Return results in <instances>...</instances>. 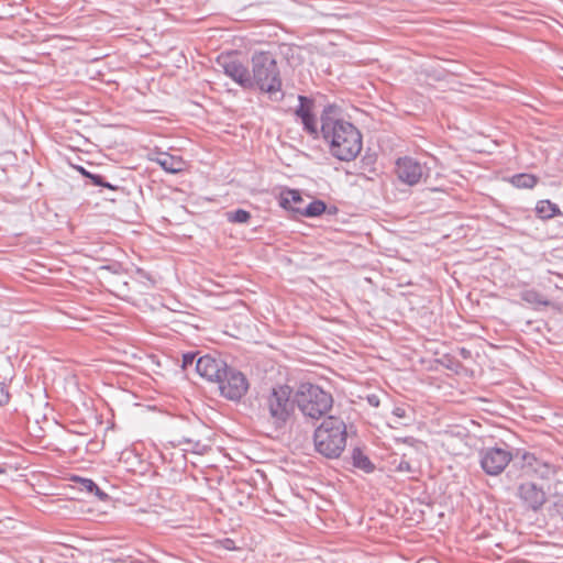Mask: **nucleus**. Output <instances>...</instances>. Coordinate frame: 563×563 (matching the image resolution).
<instances>
[{
  "label": "nucleus",
  "mask_w": 563,
  "mask_h": 563,
  "mask_svg": "<svg viewBox=\"0 0 563 563\" xmlns=\"http://www.w3.org/2000/svg\"><path fill=\"white\" fill-rule=\"evenodd\" d=\"M332 107L324 109L321 115V133L330 144L331 154L340 161L354 159L362 150V134L350 122L334 120L328 115Z\"/></svg>",
  "instance_id": "nucleus-1"
},
{
  "label": "nucleus",
  "mask_w": 563,
  "mask_h": 563,
  "mask_svg": "<svg viewBox=\"0 0 563 563\" xmlns=\"http://www.w3.org/2000/svg\"><path fill=\"white\" fill-rule=\"evenodd\" d=\"M295 402L305 417L318 420L331 410L333 397L318 385L306 383L296 391Z\"/></svg>",
  "instance_id": "nucleus-4"
},
{
  "label": "nucleus",
  "mask_w": 563,
  "mask_h": 563,
  "mask_svg": "<svg viewBox=\"0 0 563 563\" xmlns=\"http://www.w3.org/2000/svg\"><path fill=\"white\" fill-rule=\"evenodd\" d=\"M395 173L401 183L409 186H415L428 177L427 167L409 156L396 161Z\"/></svg>",
  "instance_id": "nucleus-8"
},
{
  "label": "nucleus",
  "mask_w": 563,
  "mask_h": 563,
  "mask_svg": "<svg viewBox=\"0 0 563 563\" xmlns=\"http://www.w3.org/2000/svg\"><path fill=\"white\" fill-rule=\"evenodd\" d=\"M291 388L287 385H279L274 387L266 397L265 408L268 410L272 423L276 428H282L294 409V404L290 400Z\"/></svg>",
  "instance_id": "nucleus-5"
},
{
  "label": "nucleus",
  "mask_w": 563,
  "mask_h": 563,
  "mask_svg": "<svg viewBox=\"0 0 563 563\" xmlns=\"http://www.w3.org/2000/svg\"><path fill=\"white\" fill-rule=\"evenodd\" d=\"M227 366L228 365L225 362H223L222 360L212 357L210 355L200 356L196 361L197 373L201 377H203L210 382H216V383L220 379V377L223 374V372L225 371Z\"/></svg>",
  "instance_id": "nucleus-11"
},
{
  "label": "nucleus",
  "mask_w": 563,
  "mask_h": 563,
  "mask_svg": "<svg viewBox=\"0 0 563 563\" xmlns=\"http://www.w3.org/2000/svg\"><path fill=\"white\" fill-rule=\"evenodd\" d=\"M75 482H77L79 484L80 490H85L88 494H93L101 501H104L108 499V495L104 492H102L92 479L76 477Z\"/></svg>",
  "instance_id": "nucleus-21"
},
{
  "label": "nucleus",
  "mask_w": 563,
  "mask_h": 563,
  "mask_svg": "<svg viewBox=\"0 0 563 563\" xmlns=\"http://www.w3.org/2000/svg\"><path fill=\"white\" fill-rule=\"evenodd\" d=\"M517 496L527 508L533 511L541 509L547 501L544 489L533 482L521 483L517 488Z\"/></svg>",
  "instance_id": "nucleus-10"
},
{
  "label": "nucleus",
  "mask_w": 563,
  "mask_h": 563,
  "mask_svg": "<svg viewBox=\"0 0 563 563\" xmlns=\"http://www.w3.org/2000/svg\"><path fill=\"white\" fill-rule=\"evenodd\" d=\"M521 451L517 450L515 454L509 450L507 445L490 446L481 450L479 463L483 471L490 476L499 475L514 460V466L517 465L518 460L520 461Z\"/></svg>",
  "instance_id": "nucleus-6"
},
{
  "label": "nucleus",
  "mask_w": 563,
  "mask_h": 563,
  "mask_svg": "<svg viewBox=\"0 0 563 563\" xmlns=\"http://www.w3.org/2000/svg\"><path fill=\"white\" fill-rule=\"evenodd\" d=\"M164 170L176 174L185 168V162L179 156H174L168 153H158L154 159Z\"/></svg>",
  "instance_id": "nucleus-14"
},
{
  "label": "nucleus",
  "mask_w": 563,
  "mask_h": 563,
  "mask_svg": "<svg viewBox=\"0 0 563 563\" xmlns=\"http://www.w3.org/2000/svg\"><path fill=\"white\" fill-rule=\"evenodd\" d=\"M511 183L517 188L530 189L537 185L538 179L536 176L530 175V174H519V175H515L511 178Z\"/></svg>",
  "instance_id": "nucleus-22"
},
{
  "label": "nucleus",
  "mask_w": 563,
  "mask_h": 563,
  "mask_svg": "<svg viewBox=\"0 0 563 563\" xmlns=\"http://www.w3.org/2000/svg\"><path fill=\"white\" fill-rule=\"evenodd\" d=\"M351 460L354 467L366 474L373 473L375 470V465L360 448H354L352 450Z\"/></svg>",
  "instance_id": "nucleus-17"
},
{
  "label": "nucleus",
  "mask_w": 563,
  "mask_h": 563,
  "mask_svg": "<svg viewBox=\"0 0 563 563\" xmlns=\"http://www.w3.org/2000/svg\"><path fill=\"white\" fill-rule=\"evenodd\" d=\"M299 106L296 109V115L300 118L301 123L303 124V130L312 135L313 137L318 136V125L314 115L311 112L312 101L305 97L299 96Z\"/></svg>",
  "instance_id": "nucleus-13"
},
{
  "label": "nucleus",
  "mask_w": 563,
  "mask_h": 563,
  "mask_svg": "<svg viewBox=\"0 0 563 563\" xmlns=\"http://www.w3.org/2000/svg\"><path fill=\"white\" fill-rule=\"evenodd\" d=\"M217 384L221 396L231 401H240L250 387L246 376L230 366H227Z\"/></svg>",
  "instance_id": "nucleus-7"
},
{
  "label": "nucleus",
  "mask_w": 563,
  "mask_h": 563,
  "mask_svg": "<svg viewBox=\"0 0 563 563\" xmlns=\"http://www.w3.org/2000/svg\"><path fill=\"white\" fill-rule=\"evenodd\" d=\"M368 400H369V402H371L372 405H375V406H377V405H378V400H377V399L375 400V399H373V398H368Z\"/></svg>",
  "instance_id": "nucleus-30"
},
{
  "label": "nucleus",
  "mask_w": 563,
  "mask_h": 563,
  "mask_svg": "<svg viewBox=\"0 0 563 563\" xmlns=\"http://www.w3.org/2000/svg\"><path fill=\"white\" fill-rule=\"evenodd\" d=\"M520 298L532 306L548 307L551 303L549 299H547L541 292L533 288L522 290L520 292Z\"/></svg>",
  "instance_id": "nucleus-20"
},
{
  "label": "nucleus",
  "mask_w": 563,
  "mask_h": 563,
  "mask_svg": "<svg viewBox=\"0 0 563 563\" xmlns=\"http://www.w3.org/2000/svg\"><path fill=\"white\" fill-rule=\"evenodd\" d=\"M396 470L398 472H411V465L409 462L402 460L399 462Z\"/></svg>",
  "instance_id": "nucleus-27"
},
{
  "label": "nucleus",
  "mask_w": 563,
  "mask_h": 563,
  "mask_svg": "<svg viewBox=\"0 0 563 563\" xmlns=\"http://www.w3.org/2000/svg\"><path fill=\"white\" fill-rule=\"evenodd\" d=\"M227 218L232 223H246L251 219V213L244 209H238L228 212Z\"/></svg>",
  "instance_id": "nucleus-23"
},
{
  "label": "nucleus",
  "mask_w": 563,
  "mask_h": 563,
  "mask_svg": "<svg viewBox=\"0 0 563 563\" xmlns=\"http://www.w3.org/2000/svg\"><path fill=\"white\" fill-rule=\"evenodd\" d=\"M520 464L526 473H534L541 478L549 479L555 474L554 465L538 460L536 455L530 452L521 453Z\"/></svg>",
  "instance_id": "nucleus-12"
},
{
  "label": "nucleus",
  "mask_w": 563,
  "mask_h": 563,
  "mask_svg": "<svg viewBox=\"0 0 563 563\" xmlns=\"http://www.w3.org/2000/svg\"><path fill=\"white\" fill-rule=\"evenodd\" d=\"M221 544L225 550H234L235 549V542L229 538L223 539L221 541Z\"/></svg>",
  "instance_id": "nucleus-28"
},
{
  "label": "nucleus",
  "mask_w": 563,
  "mask_h": 563,
  "mask_svg": "<svg viewBox=\"0 0 563 563\" xmlns=\"http://www.w3.org/2000/svg\"><path fill=\"white\" fill-rule=\"evenodd\" d=\"M88 179L91 180V183L95 185V186H100V187H104V188H108L110 190H118L119 187L118 186H114L108 181L104 180V178L99 175V174H90V177H88Z\"/></svg>",
  "instance_id": "nucleus-24"
},
{
  "label": "nucleus",
  "mask_w": 563,
  "mask_h": 563,
  "mask_svg": "<svg viewBox=\"0 0 563 563\" xmlns=\"http://www.w3.org/2000/svg\"><path fill=\"white\" fill-rule=\"evenodd\" d=\"M280 206L286 209L292 211L297 214V207H305V200L301 197L300 192L295 189H289L282 194Z\"/></svg>",
  "instance_id": "nucleus-15"
},
{
  "label": "nucleus",
  "mask_w": 563,
  "mask_h": 563,
  "mask_svg": "<svg viewBox=\"0 0 563 563\" xmlns=\"http://www.w3.org/2000/svg\"><path fill=\"white\" fill-rule=\"evenodd\" d=\"M252 89L257 88L271 97L282 91V77L277 62L271 52H255L251 57Z\"/></svg>",
  "instance_id": "nucleus-3"
},
{
  "label": "nucleus",
  "mask_w": 563,
  "mask_h": 563,
  "mask_svg": "<svg viewBox=\"0 0 563 563\" xmlns=\"http://www.w3.org/2000/svg\"><path fill=\"white\" fill-rule=\"evenodd\" d=\"M391 416L394 418L393 421L400 426H409L415 421V410L406 404L395 406Z\"/></svg>",
  "instance_id": "nucleus-16"
},
{
  "label": "nucleus",
  "mask_w": 563,
  "mask_h": 563,
  "mask_svg": "<svg viewBox=\"0 0 563 563\" xmlns=\"http://www.w3.org/2000/svg\"><path fill=\"white\" fill-rule=\"evenodd\" d=\"M9 400L10 394L8 387L4 384L0 383V406L7 405Z\"/></svg>",
  "instance_id": "nucleus-25"
},
{
  "label": "nucleus",
  "mask_w": 563,
  "mask_h": 563,
  "mask_svg": "<svg viewBox=\"0 0 563 563\" xmlns=\"http://www.w3.org/2000/svg\"><path fill=\"white\" fill-rule=\"evenodd\" d=\"M75 169H77L84 177L88 178L90 177V172L87 170L85 167L82 166H74Z\"/></svg>",
  "instance_id": "nucleus-29"
},
{
  "label": "nucleus",
  "mask_w": 563,
  "mask_h": 563,
  "mask_svg": "<svg viewBox=\"0 0 563 563\" xmlns=\"http://www.w3.org/2000/svg\"><path fill=\"white\" fill-rule=\"evenodd\" d=\"M4 473V470L2 467H0V474Z\"/></svg>",
  "instance_id": "nucleus-31"
},
{
  "label": "nucleus",
  "mask_w": 563,
  "mask_h": 563,
  "mask_svg": "<svg viewBox=\"0 0 563 563\" xmlns=\"http://www.w3.org/2000/svg\"><path fill=\"white\" fill-rule=\"evenodd\" d=\"M196 354L195 353H185L183 355V368H187L195 363Z\"/></svg>",
  "instance_id": "nucleus-26"
},
{
  "label": "nucleus",
  "mask_w": 563,
  "mask_h": 563,
  "mask_svg": "<svg viewBox=\"0 0 563 563\" xmlns=\"http://www.w3.org/2000/svg\"><path fill=\"white\" fill-rule=\"evenodd\" d=\"M536 212L538 217L543 220H548L561 214V210L558 205L551 202L550 200L539 201L536 206Z\"/></svg>",
  "instance_id": "nucleus-19"
},
{
  "label": "nucleus",
  "mask_w": 563,
  "mask_h": 563,
  "mask_svg": "<svg viewBox=\"0 0 563 563\" xmlns=\"http://www.w3.org/2000/svg\"><path fill=\"white\" fill-rule=\"evenodd\" d=\"M346 424L335 416H329L314 430L316 451L327 459H338L346 446Z\"/></svg>",
  "instance_id": "nucleus-2"
},
{
  "label": "nucleus",
  "mask_w": 563,
  "mask_h": 563,
  "mask_svg": "<svg viewBox=\"0 0 563 563\" xmlns=\"http://www.w3.org/2000/svg\"><path fill=\"white\" fill-rule=\"evenodd\" d=\"M217 64L239 86L252 89L251 71L241 60L229 55L219 57Z\"/></svg>",
  "instance_id": "nucleus-9"
},
{
  "label": "nucleus",
  "mask_w": 563,
  "mask_h": 563,
  "mask_svg": "<svg viewBox=\"0 0 563 563\" xmlns=\"http://www.w3.org/2000/svg\"><path fill=\"white\" fill-rule=\"evenodd\" d=\"M327 209V205L319 199L310 201L305 207H297V214L306 218L321 216Z\"/></svg>",
  "instance_id": "nucleus-18"
}]
</instances>
